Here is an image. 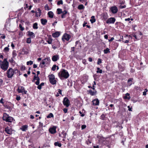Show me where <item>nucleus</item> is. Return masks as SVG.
<instances>
[{
	"label": "nucleus",
	"mask_w": 148,
	"mask_h": 148,
	"mask_svg": "<svg viewBox=\"0 0 148 148\" xmlns=\"http://www.w3.org/2000/svg\"><path fill=\"white\" fill-rule=\"evenodd\" d=\"M88 60L90 62H91L92 61V58H88Z\"/></svg>",
	"instance_id": "774afa93"
},
{
	"label": "nucleus",
	"mask_w": 148,
	"mask_h": 148,
	"mask_svg": "<svg viewBox=\"0 0 148 148\" xmlns=\"http://www.w3.org/2000/svg\"><path fill=\"white\" fill-rule=\"evenodd\" d=\"M38 24L36 23H34L33 26V27L34 29H37L38 28V27L37 26Z\"/></svg>",
	"instance_id": "c756f323"
},
{
	"label": "nucleus",
	"mask_w": 148,
	"mask_h": 148,
	"mask_svg": "<svg viewBox=\"0 0 148 148\" xmlns=\"http://www.w3.org/2000/svg\"><path fill=\"white\" fill-rule=\"evenodd\" d=\"M5 131L8 134H11L12 133V130L10 128L7 127L5 129Z\"/></svg>",
	"instance_id": "f8f14e48"
},
{
	"label": "nucleus",
	"mask_w": 148,
	"mask_h": 148,
	"mask_svg": "<svg viewBox=\"0 0 148 148\" xmlns=\"http://www.w3.org/2000/svg\"><path fill=\"white\" fill-rule=\"evenodd\" d=\"M53 115L52 113H50L47 116V118H50L51 117H53Z\"/></svg>",
	"instance_id": "7c9ffc66"
},
{
	"label": "nucleus",
	"mask_w": 148,
	"mask_h": 148,
	"mask_svg": "<svg viewBox=\"0 0 148 148\" xmlns=\"http://www.w3.org/2000/svg\"><path fill=\"white\" fill-rule=\"evenodd\" d=\"M52 42V39H50L48 40L47 41V42L49 44H51Z\"/></svg>",
	"instance_id": "c03bdc74"
},
{
	"label": "nucleus",
	"mask_w": 148,
	"mask_h": 148,
	"mask_svg": "<svg viewBox=\"0 0 148 148\" xmlns=\"http://www.w3.org/2000/svg\"><path fill=\"white\" fill-rule=\"evenodd\" d=\"M27 127L28 126L27 125H25L22 126L20 128V129L23 131H25L27 130Z\"/></svg>",
	"instance_id": "412c9836"
},
{
	"label": "nucleus",
	"mask_w": 148,
	"mask_h": 148,
	"mask_svg": "<svg viewBox=\"0 0 148 148\" xmlns=\"http://www.w3.org/2000/svg\"><path fill=\"white\" fill-rule=\"evenodd\" d=\"M45 8L46 10H49V7L47 4L45 5Z\"/></svg>",
	"instance_id": "de8ad7c7"
},
{
	"label": "nucleus",
	"mask_w": 148,
	"mask_h": 148,
	"mask_svg": "<svg viewBox=\"0 0 148 148\" xmlns=\"http://www.w3.org/2000/svg\"><path fill=\"white\" fill-rule=\"evenodd\" d=\"M124 98L125 99H130V94L128 93H127L125 94V96Z\"/></svg>",
	"instance_id": "393cba45"
},
{
	"label": "nucleus",
	"mask_w": 148,
	"mask_h": 148,
	"mask_svg": "<svg viewBox=\"0 0 148 148\" xmlns=\"http://www.w3.org/2000/svg\"><path fill=\"white\" fill-rule=\"evenodd\" d=\"M37 81L35 82V84L37 85H38L40 83V78L39 77H37V79H36Z\"/></svg>",
	"instance_id": "72a5a7b5"
},
{
	"label": "nucleus",
	"mask_w": 148,
	"mask_h": 148,
	"mask_svg": "<svg viewBox=\"0 0 148 148\" xmlns=\"http://www.w3.org/2000/svg\"><path fill=\"white\" fill-rule=\"evenodd\" d=\"M103 17L105 19H106L107 18V14H103Z\"/></svg>",
	"instance_id": "5fc2aeb1"
},
{
	"label": "nucleus",
	"mask_w": 148,
	"mask_h": 148,
	"mask_svg": "<svg viewBox=\"0 0 148 148\" xmlns=\"http://www.w3.org/2000/svg\"><path fill=\"white\" fill-rule=\"evenodd\" d=\"M60 35V34L59 32H57L52 34V36L54 38L58 37Z\"/></svg>",
	"instance_id": "a211bd4d"
},
{
	"label": "nucleus",
	"mask_w": 148,
	"mask_h": 148,
	"mask_svg": "<svg viewBox=\"0 0 148 148\" xmlns=\"http://www.w3.org/2000/svg\"><path fill=\"white\" fill-rule=\"evenodd\" d=\"M28 33V35L30 37L32 38H34L35 37V35L32 32L29 31L27 32Z\"/></svg>",
	"instance_id": "dca6fc26"
},
{
	"label": "nucleus",
	"mask_w": 148,
	"mask_h": 148,
	"mask_svg": "<svg viewBox=\"0 0 148 148\" xmlns=\"http://www.w3.org/2000/svg\"><path fill=\"white\" fill-rule=\"evenodd\" d=\"M39 77L37 75L36 76V75H35V76H34L33 80L32 81L34 82V80H36V79H37V77Z\"/></svg>",
	"instance_id": "09e8293b"
},
{
	"label": "nucleus",
	"mask_w": 148,
	"mask_h": 148,
	"mask_svg": "<svg viewBox=\"0 0 148 148\" xmlns=\"http://www.w3.org/2000/svg\"><path fill=\"white\" fill-rule=\"evenodd\" d=\"M103 52L105 54H107L110 52V49L108 48H107L106 49H104L103 50Z\"/></svg>",
	"instance_id": "cd10ccee"
},
{
	"label": "nucleus",
	"mask_w": 148,
	"mask_h": 148,
	"mask_svg": "<svg viewBox=\"0 0 148 148\" xmlns=\"http://www.w3.org/2000/svg\"><path fill=\"white\" fill-rule=\"evenodd\" d=\"M3 119V121H5L7 122L11 123L13 121L14 119L12 117L10 116L7 113H4Z\"/></svg>",
	"instance_id": "7ed1b4c3"
},
{
	"label": "nucleus",
	"mask_w": 148,
	"mask_h": 148,
	"mask_svg": "<svg viewBox=\"0 0 148 148\" xmlns=\"http://www.w3.org/2000/svg\"><path fill=\"white\" fill-rule=\"evenodd\" d=\"M58 92L59 94L61 95L62 94V90L60 89L58 90Z\"/></svg>",
	"instance_id": "338daca9"
},
{
	"label": "nucleus",
	"mask_w": 148,
	"mask_h": 148,
	"mask_svg": "<svg viewBox=\"0 0 148 148\" xmlns=\"http://www.w3.org/2000/svg\"><path fill=\"white\" fill-rule=\"evenodd\" d=\"M84 6L82 4L79 5L78 7V9L79 10L84 9Z\"/></svg>",
	"instance_id": "c85d7f7f"
},
{
	"label": "nucleus",
	"mask_w": 148,
	"mask_h": 148,
	"mask_svg": "<svg viewBox=\"0 0 148 148\" xmlns=\"http://www.w3.org/2000/svg\"><path fill=\"white\" fill-rule=\"evenodd\" d=\"M49 80L50 83L53 85L56 84V80L55 79L54 75L51 74L49 76Z\"/></svg>",
	"instance_id": "39448f33"
},
{
	"label": "nucleus",
	"mask_w": 148,
	"mask_h": 148,
	"mask_svg": "<svg viewBox=\"0 0 148 148\" xmlns=\"http://www.w3.org/2000/svg\"><path fill=\"white\" fill-rule=\"evenodd\" d=\"M49 131L52 134L55 133L56 132V128L55 127L50 128L49 129Z\"/></svg>",
	"instance_id": "4468645a"
},
{
	"label": "nucleus",
	"mask_w": 148,
	"mask_h": 148,
	"mask_svg": "<svg viewBox=\"0 0 148 148\" xmlns=\"http://www.w3.org/2000/svg\"><path fill=\"white\" fill-rule=\"evenodd\" d=\"M63 103L66 107H68L69 106L70 103V101L67 97H65L64 98L63 101Z\"/></svg>",
	"instance_id": "6e6552de"
},
{
	"label": "nucleus",
	"mask_w": 148,
	"mask_h": 148,
	"mask_svg": "<svg viewBox=\"0 0 148 148\" xmlns=\"http://www.w3.org/2000/svg\"><path fill=\"white\" fill-rule=\"evenodd\" d=\"M95 18L94 16H91V18L92 19H90V21L92 23H93L95 22L96 19H95Z\"/></svg>",
	"instance_id": "b1692460"
},
{
	"label": "nucleus",
	"mask_w": 148,
	"mask_h": 148,
	"mask_svg": "<svg viewBox=\"0 0 148 148\" xmlns=\"http://www.w3.org/2000/svg\"><path fill=\"white\" fill-rule=\"evenodd\" d=\"M18 71L17 69H13L11 68H10L7 71V75L8 78H11L13 76L14 73H17Z\"/></svg>",
	"instance_id": "f03ea898"
},
{
	"label": "nucleus",
	"mask_w": 148,
	"mask_h": 148,
	"mask_svg": "<svg viewBox=\"0 0 148 148\" xmlns=\"http://www.w3.org/2000/svg\"><path fill=\"white\" fill-rule=\"evenodd\" d=\"M40 21L41 24L43 25H45L47 22L46 19H44L43 18H42L40 19Z\"/></svg>",
	"instance_id": "aec40b11"
},
{
	"label": "nucleus",
	"mask_w": 148,
	"mask_h": 148,
	"mask_svg": "<svg viewBox=\"0 0 148 148\" xmlns=\"http://www.w3.org/2000/svg\"><path fill=\"white\" fill-rule=\"evenodd\" d=\"M48 15L49 17L52 18L53 16V13L52 11L49 12L48 13Z\"/></svg>",
	"instance_id": "5701e85b"
},
{
	"label": "nucleus",
	"mask_w": 148,
	"mask_h": 148,
	"mask_svg": "<svg viewBox=\"0 0 148 148\" xmlns=\"http://www.w3.org/2000/svg\"><path fill=\"white\" fill-rule=\"evenodd\" d=\"M38 12H36V16H37V14H38L39 16H40V15L41 13V10H40V9L39 8L38 10Z\"/></svg>",
	"instance_id": "ea45409f"
},
{
	"label": "nucleus",
	"mask_w": 148,
	"mask_h": 148,
	"mask_svg": "<svg viewBox=\"0 0 148 148\" xmlns=\"http://www.w3.org/2000/svg\"><path fill=\"white\" fill-rule=\"evenodd\" d=\"M70 37L71 36L67 34H65L62 37V39H64L68 41L69 40Z\"/></svg>",
	"instance_id": "9b49d317"
},
{
	"label": "nucleus",
	"mask_w": 148,
	"mask_h": 148,
	"mask_svg": "<svg viewBox=\"0 0 148 148\" xmlns=\"http://www.w3.org/2000/svg\"><path fill=\"white\" fill-rule=\"evenodd\" d=\"M102 63L101 60L100 58H99L98 61L97 62V64H100Z\"/></svg>",
	"instance_id": "a18cd8bd"
},
{
	"label": "nucleus",
	"mask_w": 148,
	"mask_h": 148,
	"mask_svg": "<svg viewBox=\"0 0 148 148\" xmlns=\"http://www.w3.org/2000/svg\"><path fill=\"white\" fill-rule=\"evenodd\" d=\"M75 51V47H71V52H72L73 51Z\"/></svg>",
	"instance_id": "864d4df0"
},
{
	"label": "nucleus",
	"mask_w": 148,
	"mask_h": 148,
	"mask_svg": "<svg viewBox=\"0 0 148 148\" xmlns=\"http://www.w3.org/2000/svg\"><path fill=\"white\" fill-rule=\"evenodd\" d=\"M57 67V66L56 64L54 65L52 67V70L53 71H55L56 70V68Z\"/></svg>",
	"instance_id": "79ce46f5"
},
{
	"label": "nucleus",
	"mask_w": 148,
	"mask_h": 148,
	"mask_svg": "<svg viewBox=\"0 0 148 148\" xmlns=\"http://www.w3.org/2000/svg\"><path fill=\"white\" fill-rule=\"evenodd\" d=\"M29 53L27 50H25V49L23 48L22 50V54L23 55L27 54Z\"/></svg>",
	"instance_id": "4be33fe9"
},
{
	"label": "nucleus",
	"mask_w": 148,
	"mask_h": 148,
	"mask_svg": "<svg viewBox=\"0 0 148 148\" xmlns=\"http://www.w3.org/2000/svg\"><path fill=\"white\" fill-rule=\"evenodd\" d=\"M57 14H62L63 11H62V10L61 9L58 8L57 10Z\"/></svg>",
	"instance_id": "bb28decb"
},
{
	"label": "nucleus",
	"mask_w": 148,
	"mask_h": 148,
	"mask_svg": "<svg viewBox=\"0 0 148 148\" xmlns=\"http://www.w3.org/2000/svg\"><path fill=\"white\" fill-rule=\"evenodd\" d=\"M92 104L94 106H97L99 105V101L97 99L93 100L92 101Z\"/></svg>",
	"instance_id": "ddd939ff"
},
{
	"label": "nucleus",
	"mask_w": 148,
	"mask_h": 148,
	"mask_svg": "<svg viewBox=\"0 0 148 148\" xmlns=\"http://www.w3.org/2000/svg\"><path fill=\"white\" fill-rule=\"evenodd\" d=\"M67 109L66 108H65L63 109V111L65 113H66L67 112Z\"/></svg>",
	"instance_id": "13d9d810"
},
{
	"label": "nucleus",
	"mask_w": 148,
	"mask_h": 148,
	"mask_svg": "<svg viewBox=\"0 0 148 148\" xmlns=\"http://www.w3.org/2000/svg\"><path fill=\"white\" fill-rule=\"evenodd\" d=\"M88 93L91 95L94 96L97 93V91L95 90L94 91H92L91 90H89Z\"/></svg>",
	"instance_id": "f3484780"
},
{
	"label": "nucleus",
	"mask_w": 148,
	"mask_h": 148,
	"mask_svg": "<svg viewBox=\"0 0 148 148\" xmlns=\"http://www.w3.org/2000/svg\"><path fill=\"white\" fill-rule=\"evenodd\" d=\"M110 10L113 14L116 13L118 10L117 7L115 6L111 7Z\"/></svg>",
	"instance_id": "9d476101"
},
{
	"label": "nucleus",
	"mask_w": 148,
	"mask_h": 148,
	"mask_svg": "<svg viewBox=\"0 0 148 148\" xmlns=\"http://www.w3.org/2000/svg\"><path fill=\"white\" fill-rule=\"evenodd\" d=\"M8 66V62L7 60V59H5L3 61V64H1L0 68L4 71H5L7 69Z\"/></svg>",
	"instance_id": "20e7f679"
},
{
	"label": "nucleus",
	"mask_w": 148,
	"mask_h": 148,
	"mask_svg": "<svg viewBox=\"0 0 148 148\" xmlns=\"http://www.w3.org/2000/svg\"><path fill=\"white\" fill-rule=\"evenodd\" d=\"M86 125H82L81 126V128L82 130H83L85 129L86 127Z\"/></svg>",
	"instance_id": "3c124183"
},
{
	"label": "nucleus",
	"mask_w": 148,
	"mask_h": 148,
	"mask_svg": "<svg viewBox=\"0 0 148 148\" xmlns=\"http://www.w3.org/2000/svg\"><path fill=\"white\" fill-rule=\"evenodd\" d=\"M5 108L9 110L10 109V107L9 106H8L7 105L5 106Z\"/></svg>",
	"instance_id": "e2e57ef3"
},
{
	"label": "nucleus",
	"mask_w": 148,
	"mask_h": 148,
	"mask_svg": "<svg viewBox=\"0 0 148 148\" xmlns=\"http://www.w3.org/2000/svg\"><path fill=\"white\" fill-rule=\"evenodd\" d=\"M58 76L61 79H67L69 76L68 71L66 70L63 69L58 73Z\"/></svg>",
	"instance_id": "f257e3e1"
},
{
	"label": "nucleus",
	"mask_w": 148,
	"mask_h": 148,
	"mask_svg": "<svg viewBox=\"0 0 148 148\" xmlns=\"http://www.w3.org/2000/svg\"><path fill=\"white\" fill-rule=\"evenodd\" d=\"M116 21V19L114 17H111L108 19L106 21L107 24H113Z\"/></svg>",
	"instance_id": "1a4fd4ad"
},
{
	"label": "nucleus",
	"mask_w": 148,
	"mask_h": 148,
	"mask_svg": "<svg viewBox=\"0 0 148 148\" xmlns=\"http://www.w3.org/2000/svg\"><path fill=\"white\" fill-rule=\"evenodd\" d=\"M3 98H1V100H0V103L2 104H3L4 102H3Z\"/></svg>",
	"instance_id": "bf43d9fd"
},
{
	"label": "nucleus",
	"mask_w": 148,
	"mask_h": 148,
	"mask_svg": "<svg viewBox=\"0 0 148 148\" xmlns=\"http://www.w3.org/2000/svg\"><path fill=\"white\" fill-rule=\"evenodd\" d=\"M105 140L104 138L103 137H100L99 138V141L101 142H103Z\"/></svg>",
	"instance_id": "473e14b6"
},
{
	"label": "nucleus",
	"mask_w": 148,
	"mask_h": 148,
	"mask_svg": "<svg viewBox=\"0 0 148 148\" xmlns=\"http://www.w3.org/2000/svg\"><path fill=\"white\" fill-rule=\"evenodd\" d=\"M54 145L55 146H58L59 147H60L62 146L61 144L58 142H55L54 143Z\"/></svg>",
	"instance_id": "a878e982"
},
{
	"label": "nucleus",
	"mask_w": 148,
	"mask_h": 148,
	"mask_svg": "<svg viewBox=\"0 0 148 148\" xmlns=\"http://www.w3.org/2000/svg\"><path fill=\"white\" fill-rule=\"evenodd\" d=\"M12 55L13 57H15L16 56L17 54L16 53V51H13Z\"/></svg>",
	"instance_id": "a19ab883"
},
{
	"label": "nucleus",
	"mask_w": 148,
	"mask_h": 148,
	"mask_svg": "<svg viewBox=\"0 0 148 148\" xmlns=\"http://www.w3.org/2000/svg\"><path fill=\"white\" fill-rule=\"evenodd\" d=\"M19 27L20 28V30L21 31H23L24 30V28L23 27L21 24H20L19 25Z\"/></svg>",
	"instance_id": "49530a36"
},
{
	"label": "nucleus",
	"mask_w": 148,
	"mask_h": 148,
	"mask_svg": "<svg viewBox=\"0 0 148 148\" xmlns=\"http://www.w3.org/2000/svg\"><path fill=\"white\" fill-rule=\"evenodd\" d=\"M127 108H128V110L129 111H132V108H130V106H127Z\"/></svg>",
	"instance_id": "052dcab7"
},
{
	"label": "nucleus",
	"mask_w": 148,
	"mask_h": 148,
	"mask_svg": "<svg viewBox=\"0 0 148 148\" xmlns=\"http://www.w3.org/2000/svg\"><path fill=\"white\" fill-rule=\"evenodd\" d=\"M25 66H22L21 68V71H23V70H25Z\"/></svg>",
	"instance_id": "603ef678"
},
{
	"label": "nucleus",
	"mask_w": 148,
	"mask_h": 148,
	"mask_svg": "<svg viewBox=\"0 0 148 148\" xmlns=\"http://www.w3.org/2000/svg\"><path fill=\"white\" fill-rule=\"evenodd\" d=\"M21 99V97L20 96H18V95H17L16 96V99L17 101H19Z\"/></svg>",
	"instance_id": "8fccbe9b"
},
{
	"label": "nucleus",
	"mask_w": 148,
	"mask_h": 148,
	"mask_svg": "<svg viewBox=\"0 0 148 148\" xmlns=\"http://www.w3.org/2000/svg\"><path fill=\"white\" fill-rule=\"evenodd\" d=\"M31 38H29L27 39L26 42L27 43H30L31 42Z\"/></svg>",
	"instance_id": "f704fd0d"
},
{
	"label": "nucleus",
	"mask_w": 148,
	"mask_h": 148,
	"mask_svg": "<svg viewBox=\"0 0 148 148\" xmlns=\"http://www.w3.org/2000/svg\"><path fill=\"white\" fill-rule=\"evenodd\" d=\"M3 82V80L1 79H0V86L2 84Z\"/></svg>",
	"instance_id": "0e129e2a"
},
{
	"label": "nucleus",
	"mask_w": 148,
	"mask_h": 148,
	"mask_svg": "<svg viewBox=\"0 0 148 148\" xmlns=\"http://www.w3.org/2000/svg\"><path fill=\"white\" fill-rule=\"evenodd\" d=\"M67 13V11L66 10H64L61 15V18H64L66 17V15Z\"/></svg>",
	"instance_id": "6ab92c4d"
},
{
	"label": "nucleus",
	"mask_w": 148,
	"mask_h": 148,
	"mask_svg": "<svg viewBox=\"0 0 148 148\" xmlns=\"http://www.w3.org/2000/svg\"><path fill=\"white\" fill-rule=\"evenodd\" d=\"M9 51V48L8 47H5L4 49V51L5 52H8Z\"/></svg>",
	"instance_id": "37998d69"
},
{
	"label": "nucleus",
	"mask_w": 148,
	"mask_h": 148,
	"mask_svg": "<svg viewBox=\"0 0 148 148\" xmlns=\"http://www.w3.org/2000/svg\"><path fill=\"white\" fill-rule=\"evenodd\" d=\"M126 7V6L125 5H124V6H121L120 7L121 8H125Z\"/></svg>",
	"instance_id": "69168bd1"
},
{
	"label": "nucleus",
	"mask_w": 148,
	"mask_h": 148,
	"mask_svg": "<svg viewBox=\"0 0 148 148\" xmlns=\"http://www.w3.org/2000/svg\"><path fill=\"white\" fill-rule=\"evenodd\" d=\"M63 3V1L62 0H60L58 1L57 2V5H62Z\"/></svg>",
	"instance_id": "e433bc0d"
},
{
	"label": "nucleus",
	"mask_w": 148,
	"mask_h": 148,
	"mask_svg": "<svg viewBox=\"0 0 148 148\" xmlns=\"http://www.w3.org/2000/svg\"><path fill=\"white\" fill-rule=\"evenodd\" d=\"M132 79H133L132 78H130L127 81L130 84V82H132Z\"/></svg>",
	"instance_id": "6e6d98bb"
},
{
	"label": "nucleus",
	"mask_w": 148,
	"mask_h": 148,
	"mask_svg": "<svg viewBox=\"0 0 148 148\" xmlns=\"http://www.w3.org/2000/svg\"><path fill=\"white\" fill-rule=\"evenodd\" d=\"M51 60L49 57L47 58L42 60V63L45 66H47L50 63Z\"/></svg>",
	"instance_id": "423d86ee"
},
{
	"label": "nucleus",
	"mask_w": 148,
	"mask_h": 148,
	"mask_svg": "<svg viewBox=\"0 0 148 148\" xmlns=\"http://www.w3.org/2000/svg\"><path fill=\"white\" fill-rule=\"evenodd\" d=\"M40 66L41 67V68H42L43 67H44V66H45V65H43L42 63V62L40 63Z\"/></svg>",
	"instance_id": "680f3d73"
},
{
	"label": "nucleus",
	"mask_w": 148,
	"mask_h": 148,
	"mask_svg": "<svg viewBox=\"0 0 148 148\" xmlns=\"http://www.w3.org/2000/svg\"><path fill=\"white\" fill-rule=\"evenodd\" d=\"M17 91L18 93H23L24 92V94H26L27 92V91L25 90L24 87L22 86H19Z\"/></svg>",
	"instance_id": "0eeeda50"
},
{
	"label": "nucleus",
	"mask_w": 148,
	"mask_h": 148,
	"mask_svg": "<svg viewBox=\"0 0 148 148\" xmlns=\"http://www.w3.org/2000/svg\"><path fill=\"white\" fill-rule=\"evenodd\" d=\"M33 64V62L32 61H28L27 62V65H28L30 64V65L32 64Z\"/></svg>",
	"instance_id": "58836bf2"
},
{
	"label": "nucleus",
	"mask_w": 148,
	"mask_h": 148,
	"mask_svg": "<svg viewBox=\"0 0 148 148\" xmlns=\"http://www.w3.org/2000/svg\"><path fill=\"white\" fill-rule=\"evenodd\" d=\"M62 134H63V138H66V133L64 131L62 132Z\"/></svg>",
	"instance_id": "c9c22d12"
},
{
	"label": "nucleus",
	"mask_w": 148,
	"mask_h": 148,
	"mask_svg": "<svg viewBox=\"0 0 148 148\" xmlns=\"http://www.w3.org/2000/svg\"><path fill=\"white\" fill-rule=\"evenodd\" d=\"M59 59V56L57 55L53 56L52 58V60L53 62H56Z\"/></svg>",
	"instance_id": "2eb2a0df"
},
{
	"label": "nucleus",
	"mask_w": 148,
	"mask_h": 148,
	"mask_svg": "<svg viewBox=\"0 0 148 148\" xmlns=\"http://www.w3.org/2000/svg\"><path fill=\"white\" fill-rule=\"evenodd\" d=\"M105 118V116L104 114H102L100 116V119L102 120H104Z\"/></svg>",
	"instance_id": "4c0bfd02"
},
{
	"label": "nucleus",
	"mask_w": 148,
	"mask_h": 148,
	"mask_svg": "<svg viewBox=\"0 0 148 148\" xmlns=\"http://www.w3.org/2000/svg\"><path fill=\"white\" fill-rule=\"evenodd\" d=\"M38 85V86L37 87V88L39 90H40L42 88V86H41L40 85H40L39 84Z\"/></svg>",
	"instance_id": "4d7b16f0"
},
{
	"label": "nucleus",
	"mask_w": 148,
	"mask_h": 148,
	"mask_svg": "<svg viewBox=\"0 0 148 148\" xmlns=\"http://www.w3.org/2000/svg\"><path fill=\"white\" fill-rule=\"evenodd\" d=\"M97 73H101L102 72V71L101 69H100L98 67L97 68Z\"/></svg>",
	"instance_id": "2f4dec72"
}]
</instances>
